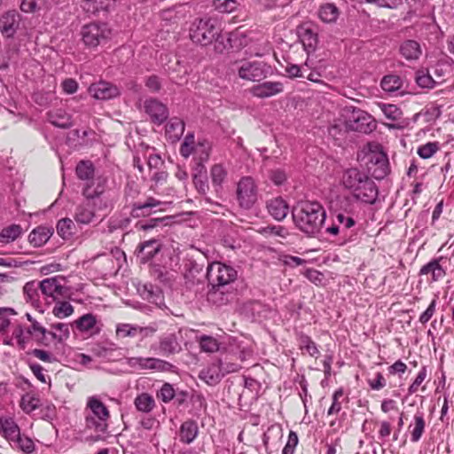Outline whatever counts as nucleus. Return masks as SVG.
<instances>
[{"label":"nucleus","instance_id":"obj_53","mask_svg":"<svg viewBox=\"0 0 454 454\" xmlns=\"http://www.w3.org/2000/svg\"><path fill=\"white\" fill-rule=\"evenodd\" d=\"M137 331V325L129 324H119L116 326V335L120 338L136 337Z\"/></svg>","mask_w":454,"mask_h":454},{"label":"nucleus","instance_id":"obj_47","mask_svg":"<svg viewBox=\"0 0 454 454\" xmlns=\"http://www.w3.org/2000/svg\"><path fill=\"white\" fill-rule=\"evenodd\" d=\"M12 442L15 447L27 454L32 453L35 450L34 442L30 438L21 435L20 434Z\"/></svg>","mask_w":454,"mask_h":454},{"label":"nucleus","instance_id":"obj_28","mask_svg":"<svg viewBox=\"0 0 454 454\" xmlns=\"http://www.w3.org/2000/svg\"><path fill=\"white\" fill-rule=\"evenodd\" d=\"M297 35L304 48L313 51L317 43V35L313 28L308 25H301L297 28Z\"/></svg>","mask_w":454,"mask_h":454},{"label":"nucleus","instance_id":"obj_61","mask_svg":"<svg viewBox=\"0 0 454 454\" xmlns=\"http://www.w3.org/2000/svg\"><path fill=\"white\" fill-rule=\"evenodd\" d=\"M386 380L383 377L381 372H377L375 374V378L372 380H368V385L373 390H380L386 386Z\"/></svg>","mask_w":454,"mask_h":454},{"label":"nucleus","instance_id":"obj_58","mask_svg":"<svg viewBox=\"0 0 454 454\" xmlns=\"http://www.w3.org/2000/svg\"><path fill=\"white\" fill-rule=\"evenodd\" d=\"M51 328L58 331V342H62L68 339L70 332H69V326L67 324L65 323H57L52 324Z\"/></svg>","mask_w":454,"mask_h":454},{"label":"nucleus","instance_id":"obj_4","mask_svg":"<svg viewBox=\"0 0 454 454\" xmlns=\"http://www.w3.org/2000/svg\"><path fill=\"white\" fill-rule=\"evenodd\" d=\"M220 28L212 18L196 19L190 27V37L195 43L207 45L217 38Z\"/></svg>","mask_w":454,"mask_h":454},{"label":"nucleus","instance_id":"obj_18","mask_svg":"<svg viewBox=\"0 0 454 454\" xmlns=\"http://www.w3.org/2000/svg\"><path fill=\"white\" fill-rule=\"evenodd\" d=\"M145 113L151 121L158 125L162 124L168 117V109L166 105L155 98H149L144 104Z\"/></svg>","mask_w":454,"mask_h":454},{"label":"nucleus","instance_id":"obj_35","mask_svg":"<svg viewBox=\"0 0 454 454\" xmlns=\"http://www.w3.org/2000/svg\"><path fill=\"white\" fill-rule=\"evenodd\" d=\"M426 428V421L424 414L422 412L415 413L413 417V423L410 424L409 429H411V441L412 442H419Z\"/></svg>","mask_w":454,"mask_h":454},{"label":"nucleus","instance_id":"obj_22","mask_svg":"<svg viewBox=\"0 0 454 454\" xmlns=\"http://www.w3.org/2000/svg\"><path fill=\"white\" fill-rule=\"evenodd\" d=\"M283 90L284 84L282 82L268 81L252 87L251 93L254 97L266 98L278 95Z\"/></svg>","mask_w":454,"mask_h":454},{"label":"nucleus","instance_id":"obj_3","mask_svg":"<svg viewBox=\"0 0 454 454\" xmlns=\"http://www.w3.org/2000/svg\"><path fill=\"white\" fill-rule=\"evenodd\" d=\"M292 216L300 231L309 236H314L320 231L326 213L317 201H302L293 208Z\"/></svg>","mask_w":454,"mask_h":454},{"label":"nucleus","instance_id":"obj_16","mask_svg":"<svg viewBox=\"0 0 454 454\" xmlns=\"http://www.w3.org/2000/svg\"><path fill=\"white\" fill-rule=\"evenodd\" d=\"M181 331L176 333H166L159 339V343L151 346L152 350L158 351L162 356H170L181 351L182 348L178 340Z\"/></svg>","mask_w":454,"mask_h":454},{"label":"nucleus","instance_id":"obj_42","mask_svg":"<svg viewBox=\"0 0 454 454\" xmlns=\"http://www.w3.org/2000/svg\"><path fill=\"white\" fill-rule=\"evenodd\" d=\"M74 223L70 218H62L57 223V232L64 239H70L74 234Z\"/></svg>","mask_w":454,"mask_h":454},{"label":"nucleus","instance_id":"obj_5","mask_svg":"<svg viewBox=\"0 0 454 454\" xmlns=\"http://www.w3.org/2000/svg\"><path fill=\"white\" fill-rule=\"evenodd\" d=\"M207 278L211 286L231 288L238 278V271L231 265L214 262L207 267Z\"/></svg>","mask_w":454,"mask_h":454},{"label":"nucleus","instance_id":"obj_12","mask_svg":"<svg viewBox=\"0 0 454 454\" xmlns=\"http://www.w3.org/2000/svg\"><path fill=\"white\" fill-rule=\"evenodd\" d=\"M21 15L16 10L4 12L0 15V34L4 39L14 38L21 26Z\"/></svg>","mask_w":454,"mask_h":454},{"label":"nucleus","instance_id":"obj_14","mask_svg":"<svg viewBox=\"0 0 454 454\" xmlns=\"http://www.w3.org/2000/svg\"><path fill=\"white\" fill-rule=\"evenodd\" d=\"M127 364L129 367L137 370H154L158 372L171 371L173 365L164 360L154 357L134 356L128 358Z\"/></svg>","mask_w":454,"mask_h":454},{"label":"nucleus","instance_id":"obj_40","mask_svg":"<svg viewBox=\"0 0 454 454\" xmlns=\"http://www.w3.org/2000/svg\"><path fill=\"white\" fill-rule=\"evenodd\" d=\"M115 0H85L83 9L87 12L97 13L100 11H107Z\"/></svg>","mask_w":454,"mask_h":454},{"label":"nucleus","instance_id":"obj_29","mask_svg":"<svg viewBox=\"0 0 454 454\" xmlns=\"http://www.w3.org/2000/svg\"><path fill=\"white\" fill-rule=\"evenodd\" d=\"M47 119L53 126L61 129H68L73 125L71 115L63 109L48 112Z\"/></svg>","mask_w":454,"mask_h":454},{"label":"nucleus","instance_id":"obj_59","mask_svg":"<svg viewBox=\"0 0 454 454\" xmlns=\"http://www.w3.org/2000/svg\"><path fill=\"white\" fill-rule=\"evenodd\" d=\"M158 395L164 403H168L174 398L175 390L170 384L165 383L161 387Z\"/></svg>","mask_w":454,"mask_h":454},{"label":"nucleus","instance_id":"obj_57","mask_svg":"<svg viewBox=\"0 0 454 454\" xmlns=\"http://www.w3.org/2000/svg\"><path fill=\"white\" fill-rule=\"evenodd\" d=\"M343 395V390L339 388L334 391L333 395V403L328 409L327 414L333 415L338 413L341 410V403L339 402V399Z\"/></svg>","mask_w":454,"mask_h":454},{"label":"nucleus","instance_id":"obj_15","mask_svg":"<svg viewBox=\"0 0 454 454\" xmlns=\"http://www.w3.org/2000/svg\"><path fill=\"white\" fill-rule=\"evenodd\" d=\"M238 65V75L243 80L259 82L266 77L265 65L262 62L241 61Z\"/></svg>","mask_w":454,"mask_h":454},{"label":"nucleus","instance_id":"obj_32","mask_svg":"<svg viewBox=\"0 0 454 454\" xmlns=\"http://www.w3.org/2000/svg\"><path fill=\"white\" fill-rule=\"evenodd\" d=\"M339 8L332 3H326L318 8L317 16L324 23L331 24L336 22L340 16Z\"/></svg>","mask_w":454,"mask_h":454},{"label":"nucleus","instance_id":"obj_25","mask_svg":"<svg viewBox=\"0 0 454 454\" xmlns=\"http://www.w3.org/2000/svg\"><path fill=\"white\" fill-rule=\"evenodd\" d=\"M233 297V293L231 288L223 286H211L207 293V300L209 302L216 305L223 306L229 303Z\"/></svg>","mask_w":454,"mask_h":454},{"label":"nucleus","instance_id":"obj_52","mask_svg":"<svg viewBox=\"0 0 454 454\" xmlns=\"http://www.w3.org/2000/svg\"><path fill=\"white\" fill-rule=\"evenodd\" d=\"M213 5L220 12H231L238 7L236 0H214Z\"/></svg>","mask_w":454,"mask_h":454},{"label":"nucleus","instance_id":"obj_30","mask_svg":"<svg viewBox=\"0 0 454 454\" xmlns=\"http://www.w3.org/2000/svg\"><path fill=\"white\" fill-rule=\"evenodd\" d=\"M403 84L402 78L396 74L385 75L380 82L382 90L389 94H403Z\"/></svg>","mask_w":454,"mask_h":454},{"label":"nucleus","instance_id":"obj_27","mask_svg":"<svg viewBox=\"0 0 454 454\" xmlns=\"http://www.w3.org/2000/svg\"><path fill=\"white\" fill-rule=\"evenodd\" d=\"M184 121L177 117L171 118L165 129L166 137L172 143L178 141L184 131Z\"/></svg>","mask_w":454,"mask_h":454},{"label":"nucleus","instance_id":"obj_48","mask_svg":"<svg viewBox=\"0 0 454 454\" xmlns=\"http://www.w3.org/2000/svg\"><path fill=\"white\" fill-rule=\"evenodd\" d=\"M142 295L150 302L154 303H157L158 300L161 298L160 290L158 287L153 286L152 284H146L144 286Z\"/></svg>","mask_w":454,"mask_h":454},{"label":"nucleus","instance_id":"obj_46","mask_svg":"<svg viewBox=\"0 0 454 454\" xmlns=\"http://www.w3.org/2000/svg\"><path fill=\"white\" fill-rule=\"evenodd\" d=\"M199 342L201 350L207 353L215 352L219 348L217 340L212 336L202 335L200 336Z\"/></svg>","mask_w":454,"mask_h":454},{"label":"nucleus","instance_id":"obj_62","mask_svg":"<svg viewBox=\"0 0 454 454\" xmlns=\"http://www.w3.org/2000/svg\"><path fill=\"white\" fill-rule=\"evenodd\" d=\"M435 309H436V300L434 299L429 306L427 307V309L420 315L419 317V322L421 324H426L433 317V315L434 314L435 312Z\"/></svg>","mask_w":454,"mask_h":454},{"label":"nucleus","instance_id":"obj_13","mask_svg":"<svg viewBox=\"0 0 454 454\" xmlns=\"http://www.w3.org/2000/svg\"><path fill=\"white\" fill-rule=\"evenodd\" d=\"M63 282L65 279L61 277L45 278L40 283V289L47 297L58 301L69 295V289L65 286Z\"/></svg>","mask_w":454,"mask_h":454},{"label":"nucleus","instance_id":"obj_23","mask_svg":"<svg viewBox=\"0 0 454 454\" xmlns=\"http://www.w3.org/2000/svg\"><path fill=\"white\" fill-rule=\"evenodd\" d=\"M199 378L209 386H214L220 382L223 378L221 361L212 363L203 368L199 373Z\"/></svg>","mask_w":454,"mask_h":454},{"label":"nucleus","instance_id":"obj_9","mask_svg":"<svg viewBox=\"0 0 454 454\" xmlns=\"http://www.w3.org/2000/svg\"><path fill=\"white\" fill-rule=\"evenodd\" d=\"M110 35L106 24L90 23L84 25L81 30L82 40L87 47L95 48L105 42Z\"/></svg>","mask_w":454,"mask_h":454},{"label":"nucleus","instance_id":"obj_36","mask_svg":"<svg viewBox=\"0 0 454 454\" xmlns=\"http://www.w3.org/2000/svg\"><path fill=\"white\" fill-rule=\"evenodd\" d=\"M199 428L197 423L193 420L184 421L180 427V441L190 444L197 437Z\"/></svg>","mask_w":454,"mask_h":454},{"label":"nucleus","instance_id":"obj_24","mask_svg":"<svg viewBox=\"0 0 454 454\" xmlns=\"http://www.w3.org/2000/svg\"><path fill=\"white\" fill-rule=\"evenodd\" d=\"M268 213L277 221L284 220L289 211V206L281 197L273 198L267 201Z\"/></svg>","mask_w":454,"mask_h":454},{"label":"nucleus","instance_id":"obj_63","mask_svg":"<svg viewBox=\"0 0 454 454\" xmlns=\"http://www.w3.org/2000/svg\"><path fill=\"white\" fill-rule=\"evenodd\" d=\"M270 179L276 184V185H281L283 184L286 180V174L282 169H274L271 170L270 173Z\"/></svg>","mask_w":454,"mask_h":454},{"label":"nucleus","instance_id":"obj_43","mask_svg":"<svg viewBox=\"0 0 454 454\" xmlns=\"http://www.w3.org/2000/svg\"><path fill=\"white\" fill-rule=\"evenodd\" d=\"M21 232V227L18 224H12L4 228L0 232V242L4 244L12 242L20 236Z\"/></svg>","mask_w":454,"mask_h":454},{"label":"nucleus","instance_id":"obj_21","mask_svg":"<svg viewBox=\"0 0 454 454\" xmlns=\"http://www.w3.org/2000/svg\"><path fill=\"white\" fill-rule=\"evenodd\" d=\"M74 325L78 331L90 333V335L98 334L102 328V324L92 313L82 315L74 322Z\"/></svg>","mask_w":454,"mask_h":454},{"label":"nucleus","instance_id":"obj_33","mask_svg":"<svg viewBox=\"0 0 454 454\" xmlns=\"http://www.w3.org/2000/svg\"><path fill=\"white\" fill-rule=\"evenodd\" d=\"M141 261L146 262L151 260L160 251V245L155 239H152L141 243L138 247Z\"/></svg>","mask_w":454,"mask_h":454},{"label":"nucleus","instance_id":"obj_10","mask_svg":"<svg viewBox=\"0 0 454 454\" xmlns=\"http://www.w3.org/2000/svg\"><path fill=\"white\" fill-rule=\"evenodd\" d=\"M346 127L353 131L368 134L376 128V123L368 113L355 108L346 119Z\"/></svg>","mask_w":454,"mask_h":454},{"label":"nucleus","instance_id":"obj_60","mask_svg":"<svg viewBox=\"0 0 454 454\" xmlns=\"http://www.w3.org/2000/svg\"><path fill=\"white\" fill-rule=\"evenodd\" d=\"M12 309L0 308V332L4 331L10 325L9 315H14Z\"/></svg>","mask_w":454,"mask_h":454},{"label":"nucleus","instance_id":"obj_37","mask_svg":"<svg viewBox=\"0 0 454 454\" xmlns=\"http://www.w3.org/2000/svg\"><path fill=\"white\" fill-rule=\"evenodd\" d=\"M298 345L301 350H305L310 356L317 358L320 351L312 339L302 333L297 334Z\"/></svg>","mask_w":454,"mask_h":454},{"label":"nucleus","instance_id":"obj_38","mask_svg":"<svg viewBox=\"0 0 454 454\" xmlns=\"http://www.w3.org/2000/svg\"><path fill=\"white\" fill-rule=\"evenodd\" d=\"M134 404L137 411L148 413L153 410L155 406V401L151 395L143 393L135 398Z\"/></svg>","mask_w":454,"mask_h":454},{"label":"nucleus","instance_id":"obj_34","mask_svg":"<svg viewBox=\"0 0 454 454\" xmlns=\"http://www.w3.org/2000/svg\"><path fill=\"white\" fill-rule=\"evenodd\" d=\"M0 433L12 442L20 434L18 425L10 418H0Z\"/></svg>","mask_w":454,"mask_h":454},{"label":"nucleus","instance_id":"obj_8","mask_svg":"<svg viewBox=\"0 0 454 454\" xmlns=\"http://www.w3.org/2000/svg\"><path fill=\"white\" fill-rule=\"evenodd\" d=\"M114 197L110 194V204L105 207H98L95 200L85 199V201L76 206L74 213V219L79 224L88 225L93 222L96 217V211L106 210L113 207Z\"/></svg>","mask_w":454,"mask_h":454},{"label":"nucleus","instance_id":"obj_7","mask_svg":"<svg viewBox=\"0 0 454 454\" xmlns=\"http://www.w3.org/2000/svg\"><path fill=\"white\" fill-rule=\"evenodd\" d=\"M236 196L240 207L251 208L257 200V186L254 180L250 176L242 177L237 184Z\"/></svg>","mask_w":454,"mask_h":454},{"label":"nucleus","instance_id":"obj_54","mask_svg":"<svg viewBox=\"0 0 454 454\" xmlns=\"http://www.w3.org/2000/svg\"><path fill=\"white\" fill-rule=\"evenodd\" d=\"M427 376V367L426 366H422L417 375V377L415 378V380H413V382L410 385V387H408V394L409 395H413L415 394L418 390H419V387H420V385L424 382V380H426Z\"/></svg>","mask_w":454,"mask_h":454},{"label":"nucleus","instance_id":"obj_64","mask_svg":"<svg viewBox=\"0 0 454 454\" xmlns=\"http://www.w3.org/2000/svg\"><path fill=\"white\" fill-rule=\"evenodd\" d=\"M261 232L264 235H272L284 238L286 234V231L282 226H267L263 228Z\"/></svg>","mask_w":454,"mask_h":454},{"label":"nucleus","instance_id":"obj_41","mask_svg":"<svg viewBox=\"0 0 454 454\" xmlns=\"http://www.w3.org/2000/svg\"><path fill=\"white\" fill-rule=\"evenodd\" d=\"M227 176V170L222 164H215L210 169L212 184L217 189L222 188Z\"/></svg>","mask_w":454,"mask_h":454},{"label":"nucleus","instance_id":"obj_50","mask_svg":"<svg viewBox=\"0 0 454 454\" xmlns=\"http://www.w3.org/2000/svg\"><path fill=\"white\" fill-rule=\"evenodd\" d=\"M380 110L390 121H397L400 119L402 112L400 109L395 106L392 104H380L379 105Z\"/></svg>","mask_w":454,"mask_h":454},{"label":"nucleus","instance_id":"obj_31","mask_svg":"<svg viewBox=\"0 0 454 454\" xmlns=\"http://www.w3.org/2000/svg\"><path fill=\"white\" fill-rule=\"evenodd\" d=\"M53 231L46 226H39L33 230L29 236L28 240L31 245L35 247L44 245L51 237Z\"/></svg>","mask_w":454,"mask_h":454},{"label":"nucleus","instance_id":"obj_55","mask_svg":"<svg viewBox=\"0 0 454 454\" xmlns=\"http://www.w3.org/2000/svg\"><path fill=\"white\" fill-rule=\"evenodd\" d=\"M437 144L429 142L419 147L418 154L422 159H429L437 152Z\"/></svg>","mask_w":454,"mask_h":454},{"label":"nucleus","instance_id":"obj_19","mask_svg":"<svg viewBox=\"0 0 454 454\" xmlns=\"http://www.w3.org/2000/svg\"><path fill=\"white\" fill-rule=\"evenodd\" d=\"M89 91L95 98L100 100L111 99L120 95L117 86L105 81L91 84Z\"/></svg>","mask_w":454,"mask_h":454},{"label":"nucleus","instance_id":"obj_2","mask_svg":"<svg viewBox=\"0 0 454 454\" xmlns=\"http://www.w3.org/2000/svg\"><path fill=\"white\" fill-rule=\"evenodd\" d=\"M340 184L355 200L362 203L373 205L378 200L377 184L365 172L357 168L345 169L340 178Z\"/></svg>","mask_w":454,"mask_h":454},{"label":"nucleus","instance_id":"obj_51","mask_svg":"<svg viewBox=\"0 0 454 454\" xmlns=\"http://www.w3.org/2000/svg\"><path fill=\"white\" fill-rule=\"evenodd\" d=\"M21 406L26 412H31L40 406V399L34 395L27 394L22 396Z\"/></svg>","mask_w":454,"mask_h":454},{"label":"nucleus","instance_id":"obj_17","mask_svg":"<svg viewBox=\"0 0 454 454\" xmlns=\"http://www.w3.org/2000/svg\"><path fill=\"white\" fill-rule=\"evenodd\" d=\"M446 259L443 256L433 258L427 263L423 265L419 272V276H429V282H438L444 278L447 274L446 269L443 268L442 262Z\"/></svg>","mask_w":454,"mask_h":454},{"label":"nucleus","instance_id":"obj_1","mask_svg":"<svg viewBox=\"0 0 454 454\" xmlns=\"http://www.w3.org/2000/svg\"><path fill=\"white\" fill-rule=\"evenodd\" d=\"M80 180L84 181L82 194L85 199L96 200L98 207H105L110 204L111 190L108 189V181L106 176H96L95 168L90 160H81L75 168Z\"/></svg>","mask_w":454,"mask_h":454},{"label":"nucleus","instance_id":"obj_49","mask_svg":"<svg viewBox=\"0 0 454 454\" xmlns=\"http://www.w3.org/2000/svg\"><path fill=\"white\" fill-rule=\"evenodd\" d=\"M336 222L339 225H341V231H345L356 224V221L351 215L350 211L343 213H338L335 216Z\"/></svg>","mask_w":454,"mask_h":454},{"label":"nucleus","instance_id":"obj_56","mask_svg":"<svg viewBox=\"0 0 454 454\" xmlns=\"http://www.w3.org/2000/svg\"><path fill=\"white\" fill-rule=\"evenodd\" d=\"M106 420L107 419L96 420V419L93 417H87L86 419L87 427L90 428H94L98 433H105L106 431Z\"/></svg>","mask_w":454,"mask_h":454},{"label":"nucleus","instance_id":"obj_6","mask_svg":"<svg viewBox=\"0 0 454 454\" xmlns=\"http://www.w3.org/2000/svg\"><path fill=\"white\" fill-rule=\"evenodd\" d=\"M45 334L46 328L38 322H33V325L26 329L22 325H18L12 332V338L16 340L18 347L24 349L31 338L38 344H45Z\"/></svg>","mask_w":454,"mask_h":454},{"label":"nucleus","instance_id":"obj_44","mask_svg":"<svg viewBox=\"0 0 454 454\" xmlns=\"http://www.w3.org/2000/svg\"><path fill=\"white\" fill-rule=\"evenodd\" d=\"M55 301L52 313L56 317L65 318L73 314L74 307L68 301H60V299Z\"/></svg>","mask_w":454,"mask_h":454},{"label":"nucleus","instance_id":"obj_11","mask_svg":"<svg viewBox=\"0 0 454 454\" xmlns=\"http://www.w3.org/2000/svg\"><path fill=\"white\" fill-rule=\"evenodd\" d=\"M378 148V146H376ZM368 168L378 180L383 179L389 173V162L387 154L380 149L371 151L368 155Z\"/></svg>","mask_w":454,"mask_h":454},{"label":"nucleus","instance_id":"obj_39","mask_svg":"<svg viewBox=\"0 0 454 454\" xmlns=\"http://www.w3.org/2000/svg\"><path fill=\"white\" fill-rule=\"evenodd\" d=\"M88 407L98 419H107L109 418L106 406L98 398L90 397L88 401Z\"/></svg>","mask_w":454,"mask_h":454},{"label":"nucleus","instance_id":"obj_26","mask_svg":"<svg viewBox=\"0 0 454 454\" xmlns=\"http://www.w3.org/2000/svg\"><path fill=\"white\" fill-rule=\"evenodd\" d=\"M400 54L408 61H416L422 55L420 43L416 40H405L400 44Z\"/></svg>","mask_w":454,"mask_h":454},{"label":"nucleus","instance_id":"obj_20","mask_svg":"<svg viewBox=\"0 0 454 454\" xmlns=\"http://www.w3.org/2000/svg\"><path fill=\"white\" fill-rule=\"evenodd\" d=\"M162 202L153 197H148L144 202H135L131 206L130 215L134 218L145 217L157 212L156 207Z\"/></svg>","mask_w":454,"mask_h":454},{"label":"nucleus","instance_id":"obj_45","mask_svg":"<svg viewBox=\"0 0 454 454\" xmlns=\"http://www.w3.org/2000/svg\"><path fill=\"white\" fill-rule=\"evenodd\" d=\"M415 80L418 86L423 89H433L436 83L429 73L424 70L416 72Z\"/></svg>","mask_w":454,"mask_h":454}]
</instances>
